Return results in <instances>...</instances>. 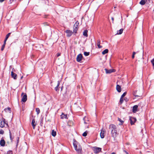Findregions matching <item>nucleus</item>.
<instances>
[{
  "label": "nucleus",
  "mask_w": 154,
  "mask_h": 154,
  "mask_svg": "<svg viewBox=\"0 0 154 154\" xmlns=\"http://www.w3.org/2000/svg\"><path fill=\"white\" fill-rule=\"evenodd\" d=\"M65 32L67 33V36L69 37L71 36L72 33V32L69 30H66Z\"/></svg>",
  "instance_id": "nucleus-10"
},
{
  "label": "nucleus",
  "mask_w": 154,
  "mask_h": 154,
  "mask_svg": "<svg viewBox=\"0 0 154 154\" xmlns=\"http://www.w3.org/2000/svg\"><path fill=\"white\" fill-rule=\"evenodd\" d=\"M60 53H57V57H58L59 56H60Z\"/></svg>",
  "instance_id": "nucleus-41"
},
{
  "label": "nucleus",
  "mask_w": 154,
  "mask_h": 154,
  "mask_svg": "<svg viewBox=\"0 0 154 154\" xmlns=\"http://www.w3.org/2000/svg\"><path fill=\"white\" fill-rule=\"evenodd\" d=\"M123 30V29H120L118 31L116 34H118V35L121 34L122 33Z\"/></svg>",
  "instance_id": "nucleus-23"
},
{
  "label": "nucleus",
  "mask_w": 154,
  "mask_h": 154,
  "mask_svg": "<svg viewBox=\"0 0 154 154\" xmlns=\"http://www.w3.org/2000/svg\"><path fill=\"white\" fill-rule=\"evenodd\" d=\"M6 126H8L7 123L5 121V119L2 118V119H0V127L2 128L5 126V125Z\"/></svg>",
  "instance_id": "nucleus-3"
},
{
  "label": "nucleus",
  "mask_w": 154,
  "mask_h": 154,
  "mask_svg": "<svg viewBox=\"0 0 154 154\" xmlns=\"http://www.w3.org/2000/svg\"><path fill=\"white\" fill-rule=\"evenodd\" d=\"M101 148L100 147L95 146L93 147V150L95 153H97L101 151Z\"/></svg>",
  "instance_id": "nucleus-5"
},
{
  "label": "nucleus",
  "mask_w": 154,
  "mask_h": 154,
  "mask_svg": "<svg viewBox=\"0 0 154 154\" xmlns=\"http://www.w3.org/2000/svg\"><path fill=\"white\" fill-rule=\"evenodd\" d=\"M148 1H149V2H150L151 1V0H148Z\"/></svg>",
  "instance_id": "nucleus-50"
},
{
  "label": "nucleus",
  "mask_w": 154,
  "mask_h": 154,
  "mask_svg": "<svg viewBox=\"0 0 154 154\" xmlns=\"http://www.w3.org/2000/svg\"><path fill=\"white\" fill-rule=\"evenodd\" d=\"M79 24V22L78 21H77L74 24L73 28V32L75 33H76L78 29V26Z\"/></svg>",
  "instance_id": "nucleus-4"
},
{
  "label": "nucleus",
  "mask_w": 154,
  "mask_h": 154,
  "mask_svg": "<svg viewBox=\"0 0 154 154\" xmlns=\"http://www.w3.org/2000/svg\"><path fill=\"white\" fill-rule=\"evenodd\" d=\"M36 111L37 112V113L38 115L40 112V110L39 108H36Z\"/></svg>",
  "instance_id": "nucleus-29"
},
{
  "label": "nucleus",
  "mask_w": 154,
  "mask_h": 154,
  "mask_svg": "<svg viewBox=\"0 0 154 154\" xmlns=\"http://www.w3.org/2000/svg\"><path fill=\"white\" fill-rule=\"evenodd\" d=\"M23 77V76L21 77V79H22Z\"/></svg>",
  "instance_id": "nucleus-51"
},
{
  "label": "nucleus",
  "mask_w": 154,
  "mask_h": 154,
  "mask_svg": "<svg viewBox=\"0 0 154 154\" xmlns=\"http://www.w3.org/2000/svg\"><path fill=\"white\" fill-rule=\"evenodd\" d=\"M5 144V140L2 138L0 141V145L1 146H4Z\"/></svg>",
  "instance_id": "nucleus-13"
},
{
  "label": "nucleus",
  "mask_w": 154,
  "mask_h": 154,
  "mask_svg": "<svg viewBox=\"0 0 154 154\" xmlns=\"http://www.w3.org/2000/svg\"><path fill=\"white\" fill-rule=\"evenodd\" d=\"M16 7H17V6H16L14 8H13L11 9V10H12V9H15V8Z\"/></svg>",
  "instance_id": "nucleus-46"
},
{
  "label": "nucleus",
  "mask_w": 154,
  "mask_h": 154,
  "mask_svg": "<svg viewBox=\"0 0 154 154\" xmlns=\"http://www.w3.org/2000/svg\"><path fill=\"white\" fill-rule=\"evenodd\" d=\"M5 111L7 112L11 113V108L10 107H8L7 108H5L4 109Z\"/></svg>",
  "instance_id": "nucleus-18"
},
{
  "label": "nucleus",
  "mask_w": 154,
  "mask_h": 154,
  "mask_svg": "<svg viewBox=\"0 0 154 154\" xmlns=\"http://www.w3.org/2000/svg\"><path fill=\"white\" fill-rule=\"evenodd\" d=\"M123 98H122L121 97L119 103H120L121 104L123 103Z\"/></svg>",
  "instance_id": "nucleus-32"
},
{
  "label": "nucleus",
  "mask_w": 154,
  "mask_h": 154,
  "mask_svg": "<svg viewBox=\"0 0 154 154\" xmlns=\"http://www.w3.org/2000/svg\"><path fill=\"white\" fill-rule=\"evenodd\" d=\"M111 154H116V153L114 152H113L111 153Z\"/></svg>",
  "instance_id": "nucleus-47"
},
{
  "label": "nucleus",
  "mask_w": 154,
  "mask_h": 154,
  "mask_svg": "<svg viewBox=\"0 0 154 154\" xmlns=\"http://www.w3.org/2000/svg\"><path fill=\"white\" fill-rule=\"evenodd\" d=\"M84 55L85 56H88L89 55L90 52H84Z\"/></svg>",
  "instance_id": "nucleus-30"
},
{
  "label": "nucleus",
  "mask_w": 154,
  "mask_h": 154,
  "mask_svg": "<svg viewBox=\"0 0 154 154\" xmlns=\"http://www.w3.org/2000/svg\"><path fill=\"white\" fill-rule=\"evenodd\" d=\"M105 70L106 74H110L112 72H115V70L114 69H107L105 68Z\"/></svg>",
  "instance_id": "nucleus-9"
},
{
  "label": "nucleus",
  "mask_w": 154,
  "mask_h": 154,
  "mask_svg": "<svg viewBox=\"0 0 154 154\" xmlns=\"http://www.w3.org/2000/svg\"><path fill=\"white\" fill-rule=\"evenodd\" d=\"M10 139L11 140H12L13 138H12L11 136V133L10 132Z\"/></svg>",
  "instance_id": "nucleus-40"
},
{
  "label": "nucleus",
  "mask_w": 154,
  "mask_h": 154,
  "mask_svg": "<svg viewBox=\"0 0 154 154\" xmlns=\"http://www.w3.org/2000/svg\"><path fill=\"white\" fill-rule=\"evenodd\" d=\"M104 131L102 129L100 133V136L101 138H103L104 137Z\"/></svg>",
  "instance_id": "nucleus-15"
},
{
  "label": "nucleus",
  "mask_w": 154,
  "mask_h": 154,
  "mask_svg": "<svg viewBox=\"0 0 154 154\" xmlns=\"http://www.w3.org/2000/svg\"><path fill=\"white\" fill-rule=\"evenodd\" d=\"M59 85H60V82L59 81H58L57 85L56 86V87L55 88V90L57 91H59L58 88V87L59 86Z\"/></svg>",
  "instance_id": "nucleus-21"
},
{
  "label": "nucleus",
  "mask_w": 154,
  "mask_h": 154,
  "mask_svg": "<svg viewBox=\"0 0 154 154\" xmlns=\"http://www.w3.org/2000/svg\"><path fill=\"white\" fill-rule=\"evenodd\" d=\"M109 128L111 130V134L113 136L117 134V130L116 126L114 125H110L109 126Z\"/></svg>",
  "instance_id": "nucleus-2"
},
{
  "label": "nucleus",
  "mask_w": 154,
  "mask_h": 154,
  "mask_svg": "<svg viewBox=\"0 0 154 154\" xmlns=\"http://www.w3.org/2000/svg\"><path fill=\"white\" fill-rule=\"evenodd\" d=\"M111 19L112 21V23H113V21H114V18L113 17H112L111 18Z\"/></svg>",
  "instance_id": "nucleus-44"
},
{
  "label": "nucleus",
  "mask_w": 154,
  "mask_h": 154,
  "mask_svg": "<svg viewBox=\"0 0 154 154\" xmlns=\"http://www.w3.org/2000/svg\"><path fill=\"white\" fill-rule=\"evenodd\" d=\"M83 57L82 55L81 54H79L77 55L76 57V60L78 62H80Z\"/></svg>",
  "instance_id": "nucleus-8"
},
{
  "label": "nucleus",
  "mask_w": 154,
  "mask_h": 154,
  "mask_svg": "<svg viewBox=\"0 0 154 154\" xmlns=\"http://www.w3.org/2000/svg\"><path fill=\"white\" fill-rule=\"evenodd\" d=\"M5 0H0V2H3Z\"/></svg>",
  "instance_id": "nucleus-45"
},
{
  "label": "nucleus",
  "mask_w": 154,
  "mask_h": 154,
  "mask_svg": "<svg viewBox=\"0 0 154 154\" xmlns=\"http://www.w3.org/2000/svg\"><path fill=\"white\" fill-rule=\"evenodd\" d=\"M151 62L153 66H154V58L151 60Z\"/></svg>",
  "instance_id": "nucleus-37"
},
{
  "label": "nucleus",
  "mask_w": 154,
  "mask_h": 154,
  "mask_svg": "<svg viewBox=\"0 0 154 154\" xmlns=\"http://www.w3.org/2000/svg\"><path fill=\"white\" fill-rule=\"evenodd\" d=\"M11 76L14 79H16L17 78V75L13 71L11 72Z\"/></svg>",
  "instance_id": "nucleus-11"
},
{
  "label": "nucleus",
  "mask_w": 154,
  "mask_h": 154,
  "mask_svg": "<svg viewBox=\"0 0 154 154\" xmlns=\"http://www.w3.org/2000/svg\"><path fill=\"white\" fill-rule=\"evenodd\" d=\"M32 126L33 129H35L36 125V123H35V121L34 119H32Z\"/></svg>",
  "instance_id": "nucleus-14"
},
{
  "label": "nucleus",
  "mask_w": 154,
  "mask_h": 154,
  "mask_svg": "<svg viewBox=\"0 0 154 154\" xmlns=\"http://www.w3.org/2000/svg\"><path fill=\"white\" fill-rule=\"evenodd\" d=\"M136 54V52H133V54H132V58H134V55L135 54Z\"/></svg>",
  "instance_id": "nucleus-38"
},
{
  "label": "nucleus",
  "mask_w": 154,
  "mask_h": 154,
  "mask_svg": "<svg viewBox=\"0 0 154 154\" xmlns=\"http://www.w3.org/2000/svg\"><path fill=\"white\" fill-rule=\"evenodd\" d=\"M116 89L118 92H121V86L119 85H116Z\"/></svg>",
  "instance_id": "nucleus-17"
},
{
  "label": "nucleus",
  "mask_w": 154,
  "mask_h": 154,
  "mask_svg": "<svg viewBox=\"0 0 154 154\" xmlns=\"http://www.w3.org/2000/svg\"><path fill=\"white\" fill-rule=\"evenodd\" d=\"M87 135V133L86 131L84 132L82 134V136L84 137H85Z\"/></svg>",
  "instance_id": "nucleus-35"
},
{
  "label": "nucleus",
  "mask_w": 154,
  "mask_h": 154,
  "mask_svg": "<svg viewBox=\"0 0 154 154\" xmlns=\"http://www.w3.org/2000/svg\"><path fill=\"white\" fill-rule=\"evenodd\" d=\"M4 49H1L2 51H3Z\"/></svg>",
  "instance_id": "nucleus-49"
},
{
  "label": "nucleus",
  "mask_w": 154,
  "mask_h": 154,
  "mask_svg": "<svg viewBox=\"0 0 154 154\" xmlns=\"http://www.w3.org/2000/svg\"><path fill=\"white\" fill-rule=\"evenodd\" d=\"M4 133V131L2 130H1L0 131V134H3Z\"/></svg>",
  "instance_id": "nucleus-39"
},
{
  "label": "nucleus",
  "mask_w": 154,
  "mask_h": 154,
  "mask_svg": "<svg viewBox=\"0 0 154 154\" xmlns=\"http://www.w3.org/2000/svg\"><path fill=\"white\" fill-rule=\"evenodd\" d=\"M86 118H87L86 117H84L83 119V120L84 121V123L85 124H88L89 122L88 120H87V121H86Z\"/></svg>",
  "instance_id": "nucleus-28"
},
{
  "label": "nucleus",
  "mask_w": 154,
  "mask_h": 154,
  "mask_svg": "<svg viewBox=\"0 0 154 154\" xmlns=\"http://www.w3.org/2000/svg\"><path fill=\"white\" fill-rule=\"evenodd\" d=\"M129 120L131 125H133L134 124V123L136 122V119L135 118L130 117Z\"/></svg>",
  "instance_id": "nucleus-6"
},
{
  "label": "nucleus",
  "mask_w": 154,
  "mask_h": 154,
  "mask_svg": "<svg viewBox=\"0 0 154 154\" xmlns=\"http://www.w3.org/2000/svg\"><path fill=\"white\" fill-rule=\"evenodd\" d=\"M17 145H16V147H17L18 146V144L19 142V137H18L17 138Z\"/></svg>",
  "instance_id": "nucleus-36"
},
{
  "label": "nucleus",
  "mask_w": 154,
  "mask_h": 154,
  "mask_svg": "<svg viewBox=\"0 0 154 154\" xmlns=\"http://www.w3.org/2000/svg\"><path fill=\"white\" fill-rule=\"evenodd\" d=\"M10 34H11V33H9L6 35L5 38V40H4L5 44V43L6 42L7 39L8 38V37L10 35Z\"/></svg>",
  "instance_id": "nucleus-22"
},
{
  "label": "nucleus",
  "mask_w": 154,
  "mask_h": 154,
  "mask_svg": "<svg viewBox=\"0 0 154 154\" xmlns=\"http://www.w3.org/2000/svg\"><path fill=\"white\" fill-rule=\"evenodd\" d=\"M97 45L99 48H101L103 47L101 45H100V41L99 40L97 41Z\"/></svg>",
  "instance_id": "nucleus-20"
},
{
  "label": "nucleus",
  "mask_w": 154,
  "mask_h": 154,
  "mask_svg": "<svg viewBox=\"0 0 154 154\" xmlns=\"http://www.w3.org/2000/svg\"><path fill=\"white\" fill-rule=\"evenodd\" d=\"M124 152H125L126 154H129L125 150H124Z\"/></svg>",
  "instance_id": "nucleus-43"
},
{
  "label": "nucleus",
  "mask_w": 154,
  "mask_h": 154,
  "mask_svg": "<svg viewBox=\"0 0 154 154\" xmlns=\"http://www.w3.org/2000/svg\"><path fill=\"white\" fill-rule=\"evenodd\" d=\"M137 92V91H134L133 92V95L135 97H139L140 96L137 95L136 94Z\"/></svg>",
  "instance_id": "nucleus-31"
},
{
  "label": "nucleus",
  "mask_w": 154,
  "mask_h": 154,
  "mask_svg": "<svg viewBox=\"0 0 154 154\" xmlns=\"http://www.w3.org/2000/svg\"><path fill=\"white\" fill-rule=\"evenodd\" d=\"M61 119L65 118L66 119H67L68 118L67 115L66 114H64L63 113H62V114L60 116Z\"/></svg>",
  "instance_id": "nucleus-16"
},
{
  "label": "nucleus",
  "mask_w": 154,
  "mask_h": 154,
  "mask_svg": "<svg viewBox=\"0 0 154 154\" xmlns=\"http://www.w3.org/2000/svg\"><path fill=\"white\" fill-rule=\"evenodd\" d=\"M88 31L87 30H85L83 32V35L86 37H87L88 36L87 34Z\"/></svg>",
  "instance_id": "nucleus-24"
},
{
  "label": "nucleus",
  "mask_w": 154,
  "mask_h": 154,
  "mask_svg": "<svg viewBox=\"0 0 154 154\" xmlns=\"http://www.w3.org/2000/svg\"><path fill=\"white\" fill-rule=\"evenodd\" d=\"M10 6H8V8H10Z\"/></svg>",
  "instance_id": "nucleus-48"
},
{
  "label": "nucleus",
  "mask_w": 154,
  "mask_h": 154,
  "mask_svg": "<svg viewBox=\"0 0 154 154\" xmlns=\"http://www.w3.org/2000/svg\"><path fill=\"white\" fill-rule=\"evenodd\" d=\"M51 134L52 136L55 137L56 135V133L54 130H52L51 133Z\"/></svg>",
  "instance_id": "nucleus-27"
},
{
  "label": "nucleus",
  "mask_w": 154,
  "mask_h": 154,
  "mask_svg": "<svg viewBox=\"0 0 154 154\" xmlns=\"http://www.w3.org/2000/svg\"><path fill=\"white\" fill-rule=\"evenodd\" d=\"M16 0H10L9 2V4H11L13 2Z\"/></svg>",
  "instance_id": "nucleus-34"
},
{
  "label": "nucleus",
  "mask_w": 154,
  "mask_h": 154,
  "mask_svg": "<svg viewBox=\"0 0 154 154\" xmlns=\"http://www.w3.org/2000/svg\"><path fill=\"white\" fill-rule=\"evenodd\" d=\"M138 106L137 105H134L133 108V112L134 113L136 112L137 111Z\"/></svg>",
  "instance_id": "nucleus-12"
},
{
  "label": "nucleus",
  "mask_w": 154,
  "mask_h": 154,
  "mask_svg": "<svg viewBox=\"0 0 154 154\" xmlns=\"http://www.w3.org/2000/svg\"><path fill=\"white\" fill-rule=\"evenodd\" d=\"M73 144L75 149L77 153L79 154H82V148L80 144L75 141Z\"/></svg>",
  "instance_id": "nucleus-1"
},
{
  "label": "nucleus",
  "mask_w": 154,
  "mask_h": 154,
  "mask_svg": "<svg viewBox=\"0 0 154 154\" xmlns=\"http://www.w3.org/2000/svg\"><path fill=\"white\" fill-rule=\"evenodd\" d=\"M4 43H5V42H4ZM5 43H4V44H3L2 46V48H4V47H5Z\"/></svg>",
  "instance_id": "nucleus-42"
},
{
  "label": "nucleus",
  "mask_w": 154,
  "mask_h": 154,
  "mask_svg": "<svg viewBox=\"0 0 154 154\" xmlns=\"http://www.w3.org/2000/svg\"><path fill=\"white\" fill-rule=\"evenodd\" d=\"M108 50L107 49H106L105 50H104L102 52V54H103L104 55L105 54L108 53Z\"/></svg>",
  "instance_id": "nucleus-25"
},
{
  "label": "nucleus",
  "mask_w": 154,
  "mask_h": 154,
  "mask_svg": "<svg viewBox=\"0 0 154 154\" xmlns=\"http://www.w3.org/2000/svg\"><path fill=\"white\" fill-rule=\"evenodd\" d=\"M127 93L126 92H124L121 96V97L122 98H123L124 97H125L126 95V94Z\"/></svg>",
  "instance_id": "nucleus-33"
},
{
  "label": "nucleus",
  "mask_w": 154,
  "mask_h": 154,
  "mask_svg": "<svg viewBox=\"0 0 154 154\" xmlns=\"http://www.w3.org/2000/svg\"><path fill=\"white\" fill-rule=\"evenodd\" d=\"M118 120L120 122L119 124V125H122L124 122V121L120 118H118Z\"/></svg>",
  "instance_id": "nucleus-26"
},
{
  "label": "nucleus",
  "mask_w": 154,
  "mask_h": 154,
  "mask_svg": "<svg viewBox=\"0 0 154 154\" xmlns=\"http://www.w3.org/2000/svg\"><path fill=\"white\" fill-rule=\"evenodd\" d=\"M23 94L24 93H23L21 94V96H22L21 101L23 102H25L27 100V96L26 94L23 96Z\"/></svg>",
  "instance_id": "nucleus-7"
},
{
  "label": "nucleus",
  "mask_w": 154,
  "mask_h": 154,
  "mask_svg": "<svg viewBox=\"0 0 154 154\" xmlns=\"http://www.w3.org/2000/svg\"><path fill=\"white\" fill-rule=\"evenodd\" d=\"M146 1V0H141L140 2V4L142 5H144L145 4Z\"/></svg>",
  "instance_id": "nucleus-19"
}]
</instances>
